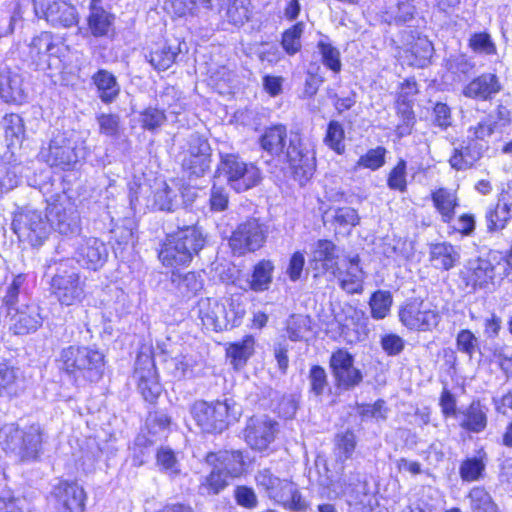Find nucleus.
Wrapping results in <instances>:
<instances>
[{"label":"nucleus","instance_id":"50","mask_svg":"<svg viewBox=\"0 0 512 512\" xmlns=\"http://www.w3.org/2000/svg\"><path fill=\"white\" fill-rule=\"evenodd\" d=\"M343 126L335 120L329 122L324 142L336 153L342 154L345 150Z\"/></svg>","mask_w":512,"mask_h":512},{"label":"nucleus","instance_id":"59","mask_svg":"<svg viewBox=\"0 0 512 512\" xmlns=\"http://www.w3.org/2000/svg\"><path fill=\"white\" fill-rule=\"evenodd\" d=\"M385 154L386 149L382 146L370 149L358 159L356 166L377 170L385 164Z\"/></svg>","mask_w":512,"mask_h":512},{"label":"nucleus","instance_id":"20","mask_svg":"<svg viewBox=\"0 0 512 512\" xmlns=\"http://www.w3.org/2000/svg\"><path fill=\"white\" fill-rule=\"evenodd\" d=\"M22 77L10 68L0 69V98L6 103L22 104L26 100Z\"/></svg>","mask_w":512,"mask_h":512},{"label":"nucleus","instance_id":"17","mask_svg":"<svg viewBox=\"0 0 512 512\" xmlns=\"http://www.w3.org/2000/svg\"><path fill=\"white\" fill-rule=\"evenodd\" d=\"M76 263H80L87 269L97 270L101 268L108 258V250L104 242L95 237L83 239L78 244Z\"/></svg>","mask_w":512,"mask_h":512},{"label":"nucleus","instance_id":"29","mask_svg":"<svg viewBox=\"0 0 512 512\" xmlns=\"http://www.w3.org/2000/svg\"><path fill=\"white\" fill-rule=\"evenodd\" d=\"M460 258L458 249L448 242L432 244L430 247V261L439 270L452 269Z\"/></svg>","mask_w":512,"mask_h":512},{"label":"nucleus","instance_id":"42","mask_svg":"<svg viewBox=\"0 0 512 512\" xmlns=\"http://www.w3.org/2000/svg\"><path fill=\"white\" fill-rule=\"evenodd\" d=\"M228 476L221 469L214 468L208 476L205 477L201 483L199 490L203 495H217L228 485Z\"/></svg>","mask_w":512,"mask_h":512},{"label":"nucleus","instance_id":"30","mask_svg":"<svg viewBox=\"0 0 512 512\" xmlns=\"http://www.w3.org/2000/svg\"><path fill=\"white\" fill-rule=\"evenodd\" d=\"M92 81L95 84L98 96L103 103L110 104L119 96L120 85L116 77L108 70H98L92 76Z\"/></svg>","mask_w":512,"mask_h":512},{"label":"nucleus","instance_id":"13","mask_svg":"<svg viewBox=\"0 0 512 512\" xmlns=\"http://www.w3.org/2000/svg\"><path fill=\"white\" fill-rule=\"evenodd\" d=\"M278 423L267 415L252 416L243 431L246 443L254 450L262 451L275 440Z\"/></svg>","mask_w":512,"mask_h":512},{"label":"nucleus","instance_id":"11","mask_svg":"<svg viewBox=\"0 0 512 512\" xmlns=\"http://www.w3.org/2000/svg\"><path fill=\"white\" fill-rule=\"evenodd\" d=\"M12 226L19 238L38 242L48 232L50 226L48 213L43 215L41 211L25 208L15 215Z\"/></svg>","mask_w":512,"mask_h":512},{"label":"nucleus","instance_id":"45","mask_svg":"<svg viewBox=\"0 0 512 512\" xmlns=\"http://www.w3.org/2000/svg\"><path fill=\"white\" fill-rule=\"evenodd\" d=\"M468 497L473 512H499L497 505L484 488H473Z\"/></svg>","mask_w":512,"mask_h":512},{"label":"nucleus","instance_id":"18","mask_svg":"<svg viewBox=\"0 0 512 512\" xmlns=\"http://www.w3.org/2000/svg\"><path fill=\"white\" fill-rule=\"evenodd\" d=\"M331 273L347 293L355 294L363 291V271L357 256L344 261L341 265L338 264Z\"/></svg>","mask_w":512,"mask_h":512},{"label":"nucleus","instance_id":"56","mask_svg":"<svg viewBox=\"0 0 512 512\" xmlns=\"http://www.w3.org/2000/svg\"><path fill=\"white\" fill-rule=\"evenodd\" d=\"M398 115L401 117V123L396 127V133L399 137L409 135L415 122L412 106L405 101L398 102Z\"/></svg>","mask_w":512,"mask_h":512},{"label":"nucleus","instance_id":"41","mask_svg":"<svg viewBox=\"0 0 512 512\" xmlns=\"http://www.w3.org/2000/svg\"><path fill=\"white\" fill-rule=\"evenodd\" d=\"M173 233L190 250L192 256L197 255L205 245V237L198 226H186V229Z\"/></svg>","mask_w":512,"mask_h":512},{"label":"nucleus","instance_id":"35","mask_svg":"<svg viewBox=\"0 0 512 512\" xmlns=\"http://www.w3.org/2000/svg\"><path fill=\"white\" fill-rule=\"evenodd\" d=\"M181 52L180 43L165 44L145 55V59L157 71L169 69Z\"/></svg>","mask_w":512,"mask_h":512},{"label":"nucleus","instance_id":"2","mask_svg":"<svg viewBox=\"0 0 512 512\" xmlns=\"http://www.w3.org/2000/svg\"><path fill=\"white\" fill-rule=\"evenodd\" d=\"M0 443L6 453L13 454L20 461L35 460L42 444V431L38 424L20 429L15 423H8L0 429Z\"/></svg>","mask_w":512,"mask_h":512},{"label":"nucleus","instance_id":"48","mask_svg":"<svg viewBox=\"0 0 512 512\" xmlns=\"http://www.w3.org/2000/svg\"><path fill=\"white\" fill-rule=\"evenodd\" d=\"M433 50L432 43L427 38H418L410 47L411 56L414 57L411 64L417 67L427 66Z\"/></svg>","mask_w":512,"mask_h":512},{"label":"nucleus","instance_id":"21","mask_svg":"<svg viewBox=\"0 0 512 512\" xmlns=\"http://www.w3.org/2000/svg\"><path fill=\"white\" fill-rule=\"evenodd\" d=\"M193 312L201 320V324L207 330L218 331L222 329L221 317L224 315L225 306L215 298H201L193 309Z\"/></svg>","mask_w":512,"mask_h":512},{"label":"nucleus","instance_id":"62","mask_svg":"<svg viewBox=\"0 0 512 512\" xmlns=\"http://www.w3.org/2000/svg\"><path fill=\"white\" fill-rule=\"evenodd\" d=\"M387 185L392 190L405 192L407 189L406 181V161L400 159L396 166L390 171L387 179Z\"/></svg>","mask_w":512,"mask_h":512},{"label":"nucleus","instance_id":"16","mask_svg":"<svg viewBox=\"0 0 512 512\" xmlns=\"http://www.w3.org/2000/svg\"><path fill=\"white\" fill-rule=\"evenodd\" d=\"M283 155H285L296 175H301L306 179L312 176L314 171L313 157L304 146L299 134L290 136L289 145Z\"/></svg>","mask_w":512,"mask_h":512},{"label":"nucleus","instance_id":"44","mask_svg":"<svg viewBox=\"0 0 512 512\" xmlns=\"http://www.w3.org/2000/svg\"><path fill=\"white\" fill-rule=\"evenodd\" d=\"M393 299L389 291L378 290L370 298L369 306L374 319H384L391 308Z\"/></svg>","mask_w":512,"mask_h":512},{"label":"nucleus","instance_id":"52","mask_svg":"<svg viewBox=\"0 0 512 512\" xmlns=\"http://www.w3.org/2000/svg\"><path fill=\"white\" fill-rule=\"evenodd\" d=\"M511 215V212L497 203L494 208L489 209L486 213L488 231L495 232L504 229Z\"/></svg>","mask_w":512,"mask_h":512},{"label":"nucleus","instance_id":"22","mask_svg":"<svg viewBox=\"0 0 512 512\" xmlns=\"http://www.w3.org/2000/svg\"><path fill=\"white\" fill-rule=\"evenodd\" d=\"M487 412L488 408L480 400H473L467 408L459 410V426L468 432L481 433L488 424Z\"/></svg>","mask_w":512,"mask_h":512},{"label":"nucleus","instance_id":"23","mask_svg":"<svg viewBox=\"0 0 512 512\" xmlns=\"http://www.w3.org/2000/svg\"><path fill=\"white\" fill-rule=\"evenodd\" d=\"M500 90L501 84L498 77L493 73H484L467 84L463 94L473 99L488 100Z\"/></svg>","mask_w":512,"mask_h":512},{"label":"nucleus","instance_id":"26","mask_svg":"<svg viewBox=\"0 0 512 512\" xmlns=\"http://www.w3.org/2000/svg\"><path fill=\"white\" fill-rule=\"evenodd\" d=\"M12 315V327L17 335H25L35 332L41 325L43 318L40 315L39 307L35 305L26 306L25 309H14Z\"/></svg>","mask_w":512,"mask_h":512},{"label":"nucleus","instance_id":"12","mask_svg":"<svg viewBox=\"0 0 512 512\" xmlns=\"http://www.w3.org/2000/svg\"><path fill=\"white\" fill-rule=\"evenodd\" d=\"M329 365L339 389L351 390L363 380L361 371L354 366V357L344 349L332 353Z\"/></svg>","mask_w":512,"mask_h":512},{"label":"nucleus","instance_id":"3","mask_svg":"<svg viewBox=\"0 0 512 512\" xmlns=\"http://www.w3.org/2000/svg\"><path fill=\"white\" fill-rule=\"evenodd\" d=\"M190 412L197 426L205 433H222L231 421L237 420L241 415L237 405L227 399L212 402L195 401Z\"/></svg>","mask_w":512,"mask_h":512},{"label":"nucleus","instance_id":"6","mask_svg":"<svg viewBox=\"0 0 512 512\" xmlns=\"http://www.w3.org/2000/svg\"><path fill=\"white\" fill-rule=\"evenodd\" d=\"M268 226L257 218H248L240 223L230 237L233 252L243 255L255 252L266 242Z\"/></svg>","mask_w":512,"mask_h":512},{"label":"nucleus","instance_id":"10","mask_svg":"<svg viewBox=\"0 0 512 512\" xmlns=\"http://www.w3.org/2000/svg\"><path fill=\"white\" fill-rule=\"evenodd\" d=\"M35 14L54 27L69 28L78 23L76 8L67 0H33Z\"/></svg>","mask_w":512,"mask_h":512},{"label":"nucleus","instance_id":"9","mask_svg":"<svg viewBox=\"0 0 512 512\" xmlns=\"http://www.w3.org/2000/svg\"><path fill=\"white\" fill-rule=\"evenodd\" d=\"M39 155L51 167L61 169H69L78 162L75 143L63 132L55 134L48 146L41 149Z\"/></svg>","mask_w":512,"mask_h":512},{"label":"nucleus","instance_id":"43","mask_svg":"<svg viewBox=\"0 0 512 512\" xmlns=\"http://www.w3.org/2000/svg\"><path fill=\"white\" fill-rule=\"evenodd\" d=\"M253 352L254 339L251 336H247L241 342L231 344L227 349V354L231 358V362L236 368L245 365Z\"/></svg>","mask_w":512,"mask_h":512},{"label":"nucleus","instance_id":"57","mask_svg":"<svg viewBox=\"0 0 512 512\" xmlns=\"http://www.w3.org/2000/svg\"><path fill=\"white\" fill-rule=\"evenodd\" d=\"M498 121H494L493 116H484L475 125L469 127V132L477 140H485L498 131Z\"/></svg>","mask_w":512,"mask_h":512},{"label":"nucleus","instance_id":"36","mask_svg":"<svg viewBox=\"0 0 512 512\" xmlns=\"http://www.w3.org/2000/svg\"><path fill=\"white\" fill-rule=\"evenodd\" d=\"M22 383L23 380L18 369L0 365V397L17 396L23 389Z\"/></svg>","mask_w":512,"mask_h":512},{"label":"nucleus","instance_id":"40","mask_svg":"<svg viewBox=\"0 0 512 512\" xmlns=\"http://www.w3.org/2000/svg\"><path fill=\"white\" fill-rule=\"evenodd\" d=\"M470 278L475 286L487 284L494 276V267L492 263L482 257L469 261Z\"/></svg>","mask_w":512,"mask_h":512},{"label":"nucleus","instance_id":"54","mask_svg":"<svg viewBox=\"0 0 512 512\" xmlns=\"http://www.w3.org/2000/svg\"><path fill=\"white\" fill-rule=\"evenodd\" d=\"M157 464L170 475H178L180 473V463L175 452L169 447H161L156 454Z\"/></svg>","mask_w":512,"mask_h":512},{"label":"nucleus","instance_id":"24","mask_svg":"<svg viewBox=\"0 0 512 512\" xmlns=\"http://www.w3.org/2000/svg\"><path fill=\"white\" fill-rule=\"evenodd\" d=\"M206 462L221 469L230 477L239 476L244 466L243 455L239 450L209 453L206 456Z\"/></svg>","mask_w":512,"mask_h":512},{"label":"nucleus","instance_id":"31","mask_svg":"<svg viewBox=\"0 0 512 512\" xmlns=\"http://www.w3.org/2000/svg\"><path fill=\"white\" fill-rule=\"evenodd\" d=\"M482 157V147L475 142H469L466 146L454 148L449 159V164L455 170H467Z\"/></svg>","mask_w":512,"mask_h":512},{"label":"nucleus","instance_id":"61","mask_svg":"<svg viewBox=\"0 0 512 512\" xmlns=\"http://www.w3.org/2000/svg\"><path fill=\"white\" fill-rule=\"evenodd\" d=\"M357 413L363 420L367 418H374L378 421L386 420L388 408L385 406V401L379 399L374 404H359Z\"/></svg>","mask_w":512,"mask_h":512},{"label":"nucleus","instance_id":"33","mask_svg":"<svg viewBox=\"0 0 512 512\" xmlns=\"http://www.w3.org/2000/svg\"><path fill=\"white\" fill-rule=\"evenodd\" d=\"M274 265L272 261L263 259L253 268L250 278L246 281L247 288L254 292H264L269 289L273 279Z\"/></svg>","mask_w":512,"mask_h":512},{"label":"nucleus","instance_id":"1","mask_svg":"<svg viewBox=\"0 0 512 512\" xmlns=\"http://www.w3.org/2000/svg\"><path fill=\"white\" fill-rule=\"evenodd\" d=\"M59 367L76 382H97L104 372V355L88 346L70 345L61 350Z\"/></svg>","mask_w":512,"mask_h":512},{"label":"nucleus","instance_id":"28","mask_svg":"<svg viewBox=\"0 0 512 512\" xmlns=\"http://www.w3.org/2000/svg\"><path fill=\"white\" fill-rule=\"evenodd\" d=\"M148 368H136L135 375L138 378V389L149 403H154L161 393V385L157 380L154 364L148 360Z\"/></svg>","mask_w":512,"mask_h":512},{"label":"nucleus","instance_id":"7","mask_svg":"<svg viewBox=\"0 0 512 512\" xmlns=\"http://www.w3.org/2000/svg\"><path fill=\"white\" fill-rule=\"evenodd\" d=\"M182 168L188 177H203L211 167V147L207 139L193 133L187 141V148L182 152Z\"/></svg>","mask_w":512,"mask_h":512},{"label":"nucleus","instance_id":"27","mask_svg":"<svg viewBox=\"0 0 512 512\" xmlns=\"http://www.w3.org/2000/svg\"><path fill=\"white\" fill-rule=\"evenodd\" d=\"M337 259V247L332 241L320 239L316 242L311 258L315 270L331 272L339 264Z\"/></svg>","mask_w":512,"mask_h":512},{"label":"nucleus","instance_id":"39","mask_svg":"<svg viewBox=\"0 0 512 512\" xmlns=\"http://www.w3.org/2000/svg\"><path fill=\"white\" fill-rule=\"evenodd\" d=\"M278 503L293 511H302L306 508V502L303 500L296 484L291 481L282 483V492L275 493Z\"/></svg>","mask_w":512,"mask_h":512},{"label":"nucleus","instance_id":"55","mask_svg":"<svg viewBox=\"0 0 512 512\" xmlns=\"http://www.w3.org/2000/svg\"><path fill=\"white\" fill-rule=\"evenodd\" d=\"M310 392L319 397L328 388V379L325 369L319 365L311 367L308 375Z\"/></svg>","mask_w":512,"mask_h":512},{"label":"nucleus","instance_id":"15","mask_svg":"<svg viewBox=\"0 0 512 512\" xmlns=\"http://www.w3.org/2000/svg\"><path fill=\"white\" fill-rule=\"evenodd\" d=\"M52 496L59 512H83L86 494L75 482L61 481L54 486Z\"/></svg>","mask_w":512,"mask_h":512},{"label":"nucleus","instance_id":"63","mask_svg":"<svg viewBox=\"0 0 512 512\" xmlns=\"http://www.w3.org/2000/svg\"><path fill=\"white\" fill-rule=\"evenodd\" d=\"M485 469V463L482 459L473 457L465 460L460 467V475L463 480H478Z\"/></svg>","mask_w":512,"mask_h":512},{"label":"nucleus","instance_id":"32","mask_svg":"<svg viewBox=\"0 0 512 512\" xmlns=\"http://www.w3.org/2000/svg\"><path fill=\"white\" fill-rule=\"evenodd\" d=\"M170 280L177 291L185 297L195 296L204 286V279L196 272L172 271Z\"/></svg>","mask_w":512,"mask_h":512},{"label":"nucleus","instance_id":"47","mask_svg":"<svg viewBox=\"0 0 512 512\" xmlns=\"http://www.w3.org/2000/svg\"><path fill=\"white\" fill-rule=\"evenodd\" d=\"M311 320L306 315H292L287 320L286 330L290 340L301 341L310 331Z\"/></svg>","mask_w":512,"mask_h":512},{"label":"nucleus","instance_id":"60","mask_svg":"<svg viewBox=\"0 0 512 512\" xmlns=\"http://www.w3.org/2000/svg\"><path fill=\"white\" fill-rule=\"evenodd\" d=\"M325 66L334 72L341 70L340 52L330 43L319 41L317 45Z\"/></svg>","mask_w":512,"mask_h":512},{"label":"nucleus","instance_id":"37","mask_svg":"<svg viewBox=\"0 0 512 512\" xmlns=\"http://www.w3.org/2000/svg\"><path fill=\"white\" fill-rule=\"evenodd\" d=\"M55 48L53 36L50 32H42L32 38L29 44V57L36 64L40 65L47 61V56L52 54Z\"/></svg>","mask_w":512,"mask_h":512},{"label":"nucleus","instance_id":"46","mask_svg":"<svg viewBox=\"0 0 512 512\" xmlns=\"http://www.w3.org/2000/svg\"><path fill=\"white\" fill-rule=\"evenodd\" d=\"M2 125L6 140L9 141L10 145H14L24 136V122L20 115L15 113L5 115Z\"/></svg>","mask_w":512,"mask_h":512},{"label":"nucleus","instance_id":"14","mask_svg":"<svg viewBox=\"0 0 512 512\" xmlns=\"http://www.w3.org/2000/svg\"><path fill=\"white\" fill-rule=\"evenodd\" d=\"M47 211L50 226L60 234H76L80 231V216L69 201L49 204Z\"/></svg>","mask_w":512,"mask_h":512},{"label":"nucleus","instance_id":"64","mask_svg":"<svg viewBox=\"0 0 512 512\" xmlns=\"http://www.w3.org/2000/svg\"><path fill=\"white\" fill-rule=\"evenodd\" d=\"M166 120L163 110L154 107H148L140 115L142 127L149 131L159 128Z\"/></svg>","mask_w":512,"mask_h":512},{"label":"nucleus","instance_id":"51","mask_svg":"<svg viewBox=\"0 0 512 512\" xmlns=\"http://www.w3.org/2000/svg\"><path fill=\"white\" fill-rule=\"evenodd\" d=\"M303 29L304 24L298 22L283 33L282 46L288 54L293 55L300 50Z\"/></svg>","mask_w":512,"mask_h":512},{"label":"nucleus","instance_id":"25","mask_svg":"<svg viewBox=\"0 0 512 512\" xmlns=\"http://www.w3.org/2000/svg\"><path fill=\"white\" fill-rule=\"evenodd\" d=\"M100 0H91L88 29L94 37H105L113 30L114 15L99 6Z\"/></svg>","mask_w":512,"mask_h":512},{"label":"nucleus","instance_id":"49","mask_svg":"<svg viewBox=\"0 0 512 512\" xmlns=\"http://www.w3.org/2000/svg\"><path fill=\"white\" fill-rule=\"evenodd\" d=\"M356 448V436L355 434L347 430L342 434H338L335 438V451L338 460L341 462L351 458Z\"/></svg>","mask_w":512,"mask_h":512},{"label":"nucleus","instance_id":"38","mask_svg":"<svg viewBox=\"0 0 512 512\" xmlns=\"http://www.w3.org/2000/svg\"><path fill=\"white\" fill-rule=\"evenodd\" d=\"M432 201L441 214L443 222L449 223L454 217V209L457 206L455 194L445 188H439L432 193Z\"/></svg>","mask_w":512,"mask_h":512},{"label":"nucleus","instance_id":"53","mask_svg":"<svg viewBox=\"0 0 512 512\" xmlns=\"http://www.w3.org/2000/svg\"><path fill=\"white\" fill-rule=\"evenodd\" d=\"M176 198V193L166 183H163L154 192L153 206L161 211H172L177 203Z\"/></svg>","mask_w":512,"mask_h":512},{"label":"nucleus","instance_id":"4","mask_svg":"<svg viewBox=\"0 0 512 512\" xmlns=\"http://www.w3.org/2000/svg\"><path fill=\"white\" fill-rule=\"evenodd\" d=\"M50 289L57 300L66 306L80 302L85 293V280L81 278L74 259L61 260L51 279Z\"/></svg>","mask_w":512,"mask_h":512},{"label":"nucleus","instance_id":"19","mask_svg":"<svg viewBox=\"0 0 512 512\" xmlns=\"http://www.w3.org/2000/svg\"><path fill=\"white\" fill-rule=\"evenodd\" d=\"M158 257L164 266L177 267L189 264L194 256L172 232L167 235Z\"/></svg>","mask_w":512,"mask_h":512},{"label":"nucleus","instance_id":"5","mask_svg":"<svg viewBox=\"0 0 512 512\" xmlns=\"http://www.w3.org/2000/svg\"><path fill=\"white\" fill-rule=\"evenodd\" d=\"M224 176L236 192L246 191L261 180L260 170L253 164L245 163L238 155L222 154L215 172V178Z\"/></svg>","mask_w":512,"mask_h":512},{"label":"nucleus","instance_id":"34","mask_svg":"<svg viewBox=\"0 0 512 512\" xmlns=\"http://www.w3.org/2000/svg\"><path fill=\"white\" fill-rule=\"evenodd\" d=\"M287 130L284 125H274L265 130L260 138L261 147L273 156L284 154Z\"/></svg>","mask_w":512,"mask_h":512},{"label":"nucleus","instance_id":"58","mask_svg":"<svg viewBox=\"0 0 512 512\" xmlns=\"http://www.w3.org/2000/svg\"><path fill=\"white\" fill-rule=\"evenodd\" d=\"M458 351L466 354L470 359L479 350V340L474 333L468 329L459 331L456 337Z\"/></svg>","mask_w":512,"mask_h":512},{"label":"nucleus","instance_id":"8","mask_svg":"<svg viewBox=\"0 0 512 512\" xmlns=\"http://www.w3.org/2000/svg\"><path fill=\"white\" fill-rule=\"evenodd\" d=\"M401 323L410 330L432 331L441 320L439 312L423 301H411L399 311Z\"/></svg>","mask_w":512,"mask_h":512}]
</instances>
